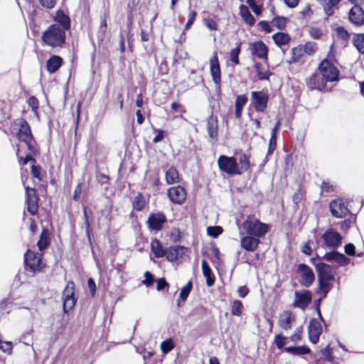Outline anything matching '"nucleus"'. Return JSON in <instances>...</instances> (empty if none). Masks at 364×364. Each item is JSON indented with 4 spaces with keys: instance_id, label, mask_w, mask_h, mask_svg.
<instances>
[{
    "instance_id": "1",
    "label": "nucleus",
    "mask_w": 364,
    "mask_h": 364,
    "mask_svg": "<svg viewBox=\"0 0 364 364\" xmlns=\"http://www.w3.org/2000/svg\"><path fill=\"white\" fill-rule=\"evenodd\" d=\"M14 124L19 127L16 134L18 140L26 144L28 150L30 151L31 153L37 154L38 148L36 146V141L26 120L23 118L17 119L14 121Z\"/></svg>"
},
{
    "instance_id": "2",
    "label": "nucleus",
    "mask_w": 364,
    "mask_h": 364,
    "mask_svg": "<svg viewBox=\"0 0 364 364\" xmlns=\"http://www.w3.org/2000/svg\"><path fill=\"white\" fill-rule=\"evenodd\" d=\"M65 31L57 24L50 25L42 35V41L51 47H61L65 42Z\"/></svg>"
},
{
    "instance_id": "3",
    "label": "nucleus",
    "mask_w": 364,
    "mask_h": 364,
    "mask_svg": "<svg viewBox=\"0 0 364 364\" xmlns=\"http://www.w3.org/2000/svg\"><path fill=\"white\" fill-rule=\"evenodd\" d=\"M242 227L247 235L258 238L262 237L269 228L267 224L263 223L259 220L251 216H247Z\"/></svg>"
},
{
    "instance_id": "4",
    "label": "nucleus",
    "mask_w": 364,
    "mask_h": 364,
    "mask_svg": "<svg viewBox=\"0 0 364 364\" xmlns=\"http://www.w3.org/2000/svg\"><path fill=\"white\" fill-rule=\"evenodd\" d=\"M218 166L220 171L229 176L241 175L239 164L234 156L221 155L218 159Z\"/></svg>"
},
{
    "instance_id": "5",
    "label": "nucleus",
    "mask_w": 364,
    "mask_h": 364,
    "mask_svg": "<svg viewBox=\"0 0 364 364\" xmlns=\"http://www.w3.org/2000/svg\"><path fill=\"white\" fill-rule=\"evenodd\" d=\"M24 262L27 269L32 272H41L44 267L42 255L30 250L24 255Z\"/></svg>"
},
{
    "instance_id": "6",
    "label": "nucleus",
    "mask_w": 364,
    "mask_h": 364,
    "mask_svg": "<svg viewBox=\"0 0 364 364\" xmlns=\"http://www.w3.org/2000/svg\"><path fill=\"white\" fill-rule=\"evenodd\" d=\"M318 70L326 82H336L339 80V70L328 60H323Z\"/></svg>"
},
{
    "instance_id": "7",
    "label": "nucleus",
    "mask_w": 364,
    "mask_h": 364,
    "mask_svg": "<svg viewBox=\"0 0 364 364\" xmlns=\"http://www.w3.org/2000/svg\"><path fill=\"white\" fill-rule=\"evenodd\" d=\"M321 239L326 248L336 250L341 245L343 237L341 233L328 228L322 234Z\"/></svg>"
},
{
    "instance_id": "8",
    "label": "nucleus",
    "mask_w": 364,
    "mask_h": 364,
    "mask_svg": "<svg viewBox=\"0 0 364 364\" xmlns=\"http://www.w3.org/2000/svg\"><path fill=\"white\" fill-rule=\"evenodd\" d=\"M210 72L217 91H220L221 70L218 60V54L214 52L209 60Z\"/></svg>"
},
{
    "instance_id": "9",
    "label": "nucleus",
    "mask_w": 364,
    "mask_h": 364,
    "mask_svg": "<svg viewBox=\"0 0 364 364\" xmlns=\"http://www.w3.org/2000/svg\"><path fill=\"white\" fill-rule=\"evenodd\" d=\"M252 104L257 112H264L267 107L269 95L264 91H253L251 92Z\"/></svg>"
},
{
    "instance_id": "10",
    "label": "nucleus",
    "mask_w": 364,
    "mask_h": 364,
    "mask_svg": "<svg viewBox=\"0 0 364 364\" xmlns=\"http://www.w3.org/2000/svg\"><path fill=\"white\" fill-rule=\"evenodd\" d=\"M331 215L337 218H343L350 213V210L342 198H336L329 203Z\"/></svg>"
},
{
    "instance_id": "11",
    "label": "nucleus",
    "mask_w": 364,
    "mask_h": 364,
    "mask_svg": "<svg viewBox=\"0 0 364 364\" xmlns=\"http://www.w3.org/2000/svg\"><path fill=\"white\" fill-rule=\"evenodd\" d=\"M298 272L301 275L300 283L304 287H309L315 280V275L313 270L306 264H299L297 267Z\"/></svg>"
},
{
    "instance_id": "12",
    "label": "nucleus",
    "mask_w": 364,
    "mask_h": 364,
    "mask_svg": "<svg viewBox=\"0 0 364 364\" xmlns=\"http://www.w3.org/2000/svg\"><path fill=\"white\" fill-rule=\"evenodd\" d=\"M63 311L67 313L69 310L73 309L76 303V299L74 297V283L69 282L63 292Z\"/></svg>"
},
{
    "instance_id": "13",
    "label": "nucleus",
    "mask_w": 364,
    "mask_h": 364,
    "mask_svg": "<svg viewBox=\"0 0 364 364\" xmlns=\"http://www.w3.org/2000/svg\"><path fill=\"white\" fill-rule=\"evenodd\" d=\"M311 301V293L309 290L295 291L293 306L305 310Z\"/></svg>"
},
{
    "instance_id": "14",
    "label": "nucleus",
    "mask_w": 364,
    "mask_h": 364,
    "mask_svg": "<svg viewBox=\"0 0 364 364\" xmlns=\"http://www.w3.org/2000/svg\"><path fill=\"white\" fill-rule=\"evenodd\" d=\"M321 323L323 322L319 318H312L309 322L308 326L309 338L314 344H316L319 341L320 336L322 333Z\"/></svg>"
},
{
    "instance_id": "15",
    "label": "nucleus",
    "mask_w": 364,
    "mask_h": 364,
    "mask_svg": "<svg viewBox=\"0 0 364 364\" xmlns=\"http://www.w3.org/2000/svg\"><path fill=\"white\" fill-rule=\"evenodd\" d=\"M167 196L173 203L181 205L186 199V191L181 186H173L168 189Z\"/></svg>"
},
{
    "instance_id": "16",
    "label": "nucleus",
    "mask_w": 364,
    "mask_h": 364,
    "mask_svg": "<svg viewBox=\"0 0 364 364\" xmlns=\"http://www.w3.org/2000/svg\"><path fill=\"white\" fill-rule=\"evenodd\" d=\"M26 189V203L27 210L31 215H35L38 212V198L34 188L25 187Z\"/></svg>"
},
{
    "instance_id": "17",
    "label": "nucleus",
    "mask_w": 364,
    "mask_h": 364,
    "mask_svg": "<svg viewBox=\"0 0 364 364\" xmlns=\"http://www.w3.org/2000/svg\"><path fill=\"white\" fill-rule=\"evenodd\" d=\"M349 21L355 26L364 25V10L360 5H354L348 12Z\"/></svg>"
},
{
    "instance_id": "18",
    "label": "nucleus",
    "mask_w": 364,
    "mask_h": 364,
    "mask_svg": "<svg viewBox=\"0 0 364 364\" xmlns=\"http://www.w3.org/2000/svg\"><path fill=\"white\" fill-rule=\"evenodd\" d=\"M166 221V218L163 213H151L147 220L149 228L155 231L161 230L163 225Z\"/></svg>"
},
{
    "instance_id": "19",
    "label": "nucleus",
    "mask_w": 364,
    "mask_h": 364,
    "mask_svg": "<svg viewBox=\"0 0 364 364\" xmlns=\"http://www.w3.org/2000/svg\"><path fill=\"white\" fill-rule=\"evenodd\" d=\"M322 259L328 262H335L339 266L344 267L349 264L350 259L346 257L343 253H341L335 250L326 252Z\"/></svg>"
},
{
    "instance_id": "20",
    "label": "nucleus",
    "mask_w": 364,
    "mask_h": 364,
    "mask_svg": "<svg viewBox=\"0 0 364 364\" xmlns=\"http://www.w3.org/2000/svg\"><path fill=\"white\" fill-rule=\"evenodd\" d=\"M188 249L181 245H173L166 249L165 256L169 262H174L179 258H182Z\"/></svg>"
},
{
    "instance_id": "21",
    "label": "nucleus",
    "mask_w": 364,
    "mask_h": 364,
    "mask_svg": "<svg viewBox=\"0 0 364 364\" xmlns=\"http://www.w3.org/2000/svg\"><path fill=\"white\" fill-rule=\"evenodd\" d=\"M315 268L318 274V279H324L326 280H333V268L331 265L324 262H318L315 264Z\"/></svg>"
},
{
    "instance_id": "22",
    "label": "nucleus",
    "mask_w": 364,
    "mask_h": 364,
    "mask_svg": "<svg viewBox=\"0 0 364 364\" xmlns=\"http://www.w3.org/2000/svg\"><path fill=\"white\" fill-rule=\"evenodd\" d=\"M326 82L322 77L318 74H313L307 80L306 85L308 87L313 90H323L326 87Z\"/></svg>"
},
{
    "instance_id": "23",
    "label": "nucleus",
    "mask_w": 364,
    "mask_h": 364,
    "mask_svg": "<svg viewBox=\"0 0 364 364\" xmlns=\"http://www.w3.org/2000/svg\"><path fill=\"white\" fill-rule=\"evenodd\" d=\"M295 315L290 311H284L279 316V326L284 330L287 331L292 326L295 321Z\"/></svg>"
},
{
    "instance_id": "24",
    "label": "nucleus",
    "mask_w": 364,
    "mask_h": 364,
    "mask_svg": "<svg viewBox=\"0 0 364 364\" xmlns=\"http://www.w3.org/2000/svg\"><path fill=\"white\" fill-rule=\"evenodd\" d=\"M207 131L209 136L213 139L217 140L218 136V117L211 114L207 119Z\"/></svg>"
},
{
    "instance_id": "25",
    "label": "nucleus",
    "mask_w": 364,
    "mask_h": 364,
    "mask_svg": "<svg viewBox=\"0 0 364 364\" xmlns=\"http://www.w3.org/2000/svg\"><path fill=\"white\" fill-rule=\"evenodd\" d=\"M258 237L247 235L241 239V246L243 249L249 252L255 251L259 244Z\"/></svg>"
},
{
    "instance_id": "26",
    "label": "nucleus",
    "mask_w": 364,
    "mask_h": 364,
    "mask_svg": "<svg viewBox=\"0 0 364 364\" xmlns=\"http://www.w3.org/2000/svg\"><path fill=\"white\" fill-rule=\"evenodd\" d=\"M252 54L262 59H267L268 48L263 41H256L252 45Z\"/></svg>"
},
{
    "instance_id": "27",
    "label": "nucleus",
    "mask_w": 364,
    "mask_h": 364,
    "mask_svg": "<svg viewBox=\"0 0 364 364\" xmlns=\"http://www.w3.org/2000/svg\"><path fill=\"white\" fill-rule=\"evenodd\" d=\"M54 21L60 25V28L64 31L70 28V18L62 10H58L54 16Z\"/></svg>"
},
{
    "instance_id": "28",
    "label": "nucleus",
    "mask_w": 364,
    "mask_h": 364,
    "mask_svg": "<svg viewBox=\"0 0 364 364\" xmlns=\"http://www.w3.org/2000/svg\"><path fill=\"white\" fill-rule=\"evenodd\" d=\"M63 58L59 55H52L46 63V68L49 73H55L63 65Z\"/></svg>"
},
{
    "instance_id": "29",
    "label": "nucleus",
    "mask_w": 364,
    "mask_h": 364,
    "mask_svg": "<svg viewBox=\"0 0 364 364\" xmlns=\"http://www.w3.org/2000/svg\"><path fill=\"white\" fill-rule=\"evenodd\" d=\"M240 15L243 21L250 26H252L255 23V18L250 13L248 7L244 4H241L239 7Z\"/></svg>"
},
{
    "instance_id": "30",
    "label": "nucleus",
    "mask_w": 364,
    "mask_h": 364,
    "mask_svg": "<svg viewBox=\"0 0 364 364\" xmlns=\"http://www.w3.org/2000/svg\"><path fill=\"white\" fill-rule=\"evenodd\" d=\"M202 271L206 279V284L208 287H212L215 283V277L212 274V270L206 260L203 259L201 263Z\"/></svg>"
},
{
    "instance_id": "31",
    "label": "nucleus",
    "mask_w": 364,
    "mask_h": 364,
    "mask_svg": "<svg viewBox=\"0 0 364 364\" xmlns=\"http://www.w3.org/2000/svg\"><path fill=\"white\" fill-rule=\"evenodd\" d=\"M166 182L168 184H174L179 182V174L173 166L170 167L165 173Z\"/></svg>"
},
{
    "instance_id": "32",
    "label": "nucleus",
    "mask_w": 364,
    "mask_h": 364,
    "mask_svg": "<svg viewBox=\"0 0 364 364\" xmlns=\"http://www.w3.org/2000/svg\"><path fill=\"white\" fill-rule=\"evenodd\" d=\"M284 350L294 355H301L310 353V348L306 346H289L284 348Z\"/></svg>"
},
{
    "instance_id": "33",
    "label": "nucleus",
    "mask_w": 364,
    "mask_h": 364,
    "mask_svg": "<svg viewBox=\"0 0 364 364\" xmlns=\"http://www.w3.org/2000/svg\"><path fill=\"white\" fill-rule=\"evenodd\" d=\"M151 249L155 257L157 258H161L165 256L166 249H164L160 241L157 239H154L151 242Z\"/></svg>"
},
{
    "instance_id": "34",
    "label": "nucleus",
    "mask_w": 364,
    "mask_h": 364,
    "mask_svg": "<svg viewBox=\"0 0 364 364\" xmlns=\"http://www.w3.org/2000/svg\"><path fill=\"white\" fill-rule=\"evenodd\" d=\"M275 44L278 46H284L290 41V37L287 33L278 32L272 36Z\"/></svg>"
},
{
    "instance_id": "35",
    "label": "nucleus",
    "mask_w": 364,
    "mask_h": 364,
    "mask_svg": "<svg viewBox=\"0 0 364 364\" xmlns=\"http://www.w3.org/2000/svg\"><path fill=\"white\" fill-rule=\"evenodd\" d=\"M49 235L47 230L43 229L41 232L39 240L38 242V247L40 251H43L49 245Z\"/></svg>"
},
{
    "instance_id": "36",
    "label": "nucleus",
    "mask_w": 364,
    "mask_h": 364,
    "mask_svg": "<svg viewBox=\"0 0 364 364\" xmlns=\"http://www.w3.org/2000/svg\"><path fill=\"white\" fill-rule=\"evenodd\" d=\"M353 44L361 54H364V33L354 34Z\"/></svg>"
},
{
    "instance_id": "37",
    "label": "nucleus",
    "mask_w": 364,
    "mask_h": 364,
    "mask_svg": "<svg viewBox=\"0 0 364 364\" xmlns=\"http://www.w3.org/2000/svg\"><path fill=\"white\" fill-rule=\"evenodd\" d=\"M331 280L324 279H318V290L321 292L323 298H326L332 288V284L329 282Z\"/></svg>"
},
{
    "instance_id": "38",
    "label": "nucleus",
    "mask_w": 364,
    "mask_h": 364,
    "mask_svg": "<svg viewBox=\"0 0 364 364\" xmlns=\"http://www.w3.org/2000/svg\"><path fill=\"white\" fill-rule=\"evenodd\" d=\"M133 208L136 211H141L145 206V200L144 196L139 193L136 196L134 197V200L132 202Z\"/></svg>"
},
{
    "instance_id": "39",
    "label": "nucleus",
    "mask_w": 364,
    "mask_h": 364,
    "mask_svg": "<svg viewBox=\"0 0 364 364\" xmlns=\"http://www.w3.org/2000/svg\"><path fill=\"white\" fill-rule=\"evenodd\" d=\"M238 164L242 173L248 171L250 167L249 156L245 154L240 155Z\"/></svg>"
},
{
    "instance_id": "40",
    "label": "nucleus",
    "mask_w": 364,
    "mask_h": 364,
    "mask_svg": "<svg viewBox=\"0 0 364 364\" xmlns=\"http://www.w3.org/2000/svg\"><path fill=\"white\" fill-rule=\"evenodd\" d=\"M160 347L162 353L167 354L175 347V345L171 338H168L161 342Z\"/></svg>"
},
{
    "instance_id": "41",
    "label": "nucleus",
    "mask_w": 364,
    "mask_h": 364,
    "mask_svg": "<svg viewBox=\"0 0 364 364\" xmlns=\"http://www.w3.org/2000/svg\"><path fill=\"white\" fill-rule=\"evenodd\" d=\"M240 43H239L236 48L231 50L230 53V60L236 65L240 63L239 55L240 53Z\"/></svg>"
},
{
    "instance_id": "42",
    "label": "nucleus",
    "mask_w": 364,
    "mask_h": 364,
    "mask_svg": "<svg viewBox=\"0 0 364 364\" xmlns=\"http://www.w3.org/2000/svg\"><path fill=\"white\" fill-rule=\"evenodd\" d=\"M332 353L333 350L332 348H330L329 345L321 350V354L323 358L328 362H333L334 360Z\"/></svg>"
},
{
    "instance_id": "43",
    "label": "nucleus",
    "mask_w": 364,
    "mask_h": 364,
    "mask_svg": "<svg viewBox=\"0 0 364 364\" xmlns=\"http://www.w3.org/2000/svg\"><path fill=\"white\" fill-rule=\"evenodd\" d=\"M192 289V282L189 281L186 286H184L180 292V299L184 301L187 299Z\"/></svg>"
},
{
    "instance_id": "44",
    "label": "nucleus",
    "mask_w": 364,
    "mask_h": 364,
    "mask_svg": "<svg viewBox=\"0 0 364 364\" xmlns=\"http://www.w3.org/2000/svg\"><path fill=\"white\" fill-rule=\"evenodd\" d=\"M223 232L220 226H209L207 228V233L209 236L216 238Z\"/></svg>"
},
{
    "instance_id": "45",
    "label": "nucleus",
    "mask_w": 364,
    "mask_h": 364,
    "mask_svg": "<svg viewBox=\"0 0 364 364\" xmlns=\"http://www.w3.org/2000/svg\"><path fill=\"white\" fill-rule=\"evenodd\" d=\"M304 50L301 48H293L291 49V62H299L303 56Z\"/></svg>"
},
{
    "instance_id": "46",
    "label": "nucleus",
    "mask_w": 364,
    "mask_h": 364,
    "mask_svg": "<svg viewBox=\"0 0 364 364\" xmlns=\"http://www.w3.org/2000/svg\"><path fill=\"white\" fill-rule=\"evenodd\" d=\"M272 23L278 29L282 30L284 28L287 24V18L283 16H277L273 18Z\"/></svg>"
},
{
    "instance_id": "47",
    "label": "nucleus",
    "mask_w": 364,
    "mask_h": 364,
    "mask_svg": "<svg viewBox=\"0 0 364 364\" xmlns=\"http://www.w3.org/2000/svg\"><path fill=\"white\" fill-rule=\"evenodd\" d=\"M287 338L284 336L282 334H277L274 338V343L279 350H284V346L287 343Z\"/></svg>"
},
{
    "instance_id": "48",
    "label": "nucleus",
    "mask_w": 364,
    "mask_h": 364,
    "mask_svg": "<svg viewBox=\"0 0 364 364\" xmlns=\"http://www.w3.org/2000/svg\"><path fill=\"white\" fill-rule=\"evenodd\" d=\"M140 0H129L127 4V12L128 15L132 16L134 12L136 11Z\"/></svg>"
},
{
    "instance_id": "49",
    "label": "nucleus",
    "mask_w": 364,
    "mask_h": 364,
    "mask_svg": "<svg viewBox=\"0 0 364 364\" xmlns=\"http://www.w3.org/2000/svg\"><path fill=\"white\" fill-rule=\"evenodd\" d=\"M317 49V46L315 42H307L303 48V50L305 53L309 55H313Z\"/></svg>"
},
{
    "instance_id": "50",
    "label": "nucleus",
    "mask_w": 364,
    "mask_h": 364,
    "mask_svg": "<svg viewBox=\"0 0 364 364\" xmlns=\"http://www.w3.org/2000/svg\"><path fill=\"white\" fill-rule=\"evenodd\" d=\"M242 306V304L240 301L235 300L232 302V309H231L232 314L233 316H240L242 314V312H241Z\"/></svg>"
},
{
    "instance_id": "51",
    "label": "nucleus",
    "mask_w": 364,
    "mask_h": 364,
    "mask_svg": "<svg viewBox=\"0 0 364 364\" xmlns=\"http://www.w3.org/2000/svg\"><path fill=\"white\" fill-rule=\"evenodd\" d=\"M246 3L256 15L259 16L261 14L262 6L257 4L255 0H246Z\"/></svg>"
},
{
    "instance_id": "52",
    "label": "nucleus",
    "mask_w": 364,
    "mask_h": 364,
    "mask_svg": "<svg viewBox=\"0 0 364 364\" xmlns=\"http://www.w3.org/2000/svg\"><path fill=\"white\" fill-rule=\"evenodd\" d=\"M336 35L338 38L347 41L350 37V34L343 26H338L336 28Z\"/></svg>"
},
{
    "instance_id": "53",
    "label": "nucleus",
    "mask_w": 364,
    "mask_h": 364,
    "mask_svg": "<svg viewBox=\"0 0 364 364\" xmlns=\"http://www.w3.org/2000/svg\"><path fill=\"white\" fill-rule=\"evenodd\" d=\"M324 4L323 5V9L327 17L331 16L333 14V7L336 6V5L333 4L332 3H328L326 0H323Z\"/></svg>"
},
{
    "instance_id": "54",
    "label": "nucleus",
    "mask_w": 364,
    "mask_h": 364,
    "mask_svg": "<svg viewBox=\"0 0 364 364\" xmlns=\"http://www.w3.org/2000/svg\"><path fill=\"white\" fill-rule=\"evenodd\" d=\"M28 105L31 108L33 112H37V110L39 107V103L38 99L35 96H31L28 99Z\"/></svg>"
},
{
    "instance_id": "55",
    "label": "nucleus",
    "mask_w": 364,
    "mask_h": 364,
    "mask_svg": "<svg viewBox=\"0 0 364 364\" xmlns=\"http://www.w3.org/2000/svg\"><path fill=\"white\" fill-rule=\"evenodd\" d=\"M335 185L331 183L329 181H323L321 189L322 192L332 193L335 191Z\"/></svg>"
},
{
    "instance_id": "56",
    "label": "nucleus",
    "mask_w": 364,
    "mask_h": 364,
    "mask_svg": "<svg viewBox=\"0 0 364 364\" xmlns=\"http://www.w3.org/2000/svg\"><path fill=\"white\" fill-rule=\"evenodd\" d=\"M145 279L142 281V284L146 285V287H151L154 282V275L149 271L145 272L144 273Z\"/></svg>"
},
{
    "instance_id": "57",
    "label": "nucleus",
    "mask_w": 364,
    "mask_h": 364,
    "mask_svg": "<svg viewBox=\"0 0 364 364\" xmlns=\"http://www.w3.org/2000/svg\"><path fill=\"white\" fill-rule=\"evenodd\" d=\"M323 295L318 299H316L314 302L315 310L317 313L318 318L324 323L325 321L321 315V310H320V305L322 299H323Z\"/></svg>"
},
{
    "instance_id": "58",
    "label": "nucleus",
    "mask_w": 364,
    "mask_h": 364,
    "mask_svg": "<svg viewBox=\"0 0 364 364\" xmlns=\"http://www.w3.org/2000/svg\"><path fill=\"white\" fill-rule=\"evenodd\" d=\"M255 70L257 74L258 79L259 80H268L269 74L266 72H262L260 70V64L257 63L255 65Z\"/></svg>"
},
{
    "instance_id": "59",
    "label": "nucleus",
    "mask_w": 364,
    "mask_h": 364,
    "mask_svg": "<svg viewBox=\"0 0 364 364\" xmlns=\"http://www.w3.org/2000/svg\"><path fill=\"white\" fill-rule=\"evenodd\" d=\"M28 151V154L25 157H21L19 159V163L23 166L26 165L28 161L36 162L33 155L36 154H32L30 151Z\"/></svg>"
},
{
    "instance_id": "60",
    "label": "nucleus",
    "mask_w": 364,
    "mask_h": 364,
    "mask_svg": "<svg viewBox=\"0 0 364 364\" xmlns=\"http://www.w3.org/2000/svg\"><path fill=\"white\" fill-rule=\"evenodd\" d=\"M345 253L350 257H353L356 255L355 247L353 243H348L344 247Z\"/></svg>"
},
{
    "instance_id": "61",
    "label": "nucleus",
    "mask_w": 364,
    "mask_h": 364,
    "mask_svg": "<svg viewBox=\"0 0 364 364\" xmlns=\"http://www.w3.org/2000/svg\"><path fill=\"white\" fill-rule=\"evenodd\" d=\"M313 244V241L309 240L302 247L301 252L306 255H311L312 254L313 250L311 247V245Z\"/></svg>"
},
{
    "instance_id": "62",
    "label": "nucleus",
    "mask_w": 364,
    "mask_h": 364,
    "mask_svg": "<svg viewBox=\"0 0 364 364\" xmlns=\"http://www.w3.org/2000/svg\"><path fill=\"white\" fill-rule=\"evenodd\" d=\"M247 102V97L245 95H238L235 101V107H242L245 105Z\"/></svg>"
},
{
    "instance_id": "63",
    "label": "nucleus",
    "mask_w": 364,
    "mask_h": 364,
    "mask_svg": "<svg viewBox=\"0 0 364 364\" xmlns=\"http://www.w3.org/2000/svg\"><path fill=\"white\" fill-rule=\"evenodd\" d=\"M205 25L210 30V31H217L218 30V23L216 21L212 18H205L204 19Z\"/></svg>"
},
{
    "instance_id": "64",
    "label": "nucleus",
    "mask_w": 364,
    "mask_h": 364,
    "mask_svg": "<svg viewBox=\"0 0 364 364\" xmlns=\"http://www.w3.org/2000/svg\"><path fill=\"white\" fill-rule=\"evenodd\" d=\"M41 171V168L40 166H36V165H32L31 173L34 178H38L39 181L42 180Z\"/></svg>"
}]
</instances>
